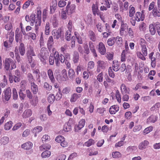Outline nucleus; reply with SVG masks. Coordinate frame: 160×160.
Instances as JSON below:
<instances>
[{
    "label": "nucleus",
    "mask_w": 160,
    "mask_h": 160,
    "mask_svg": "<svg viewBox=\"0 0 160 160\" xmlns=\"http://www.w3.org/2000/svg\"><path fill=\"white\" fill-rule=\"evenodd\" d=\"M16 62L14 61L10 58H7L4 62V67L5 70L7 71V75L10 71L16 68Z\"/></svg>",
    "instance_id": "nucleus-1"
},
{
    "label": "nucleus",
    "mask_w": 160,
    "mask_h": 160,
    "mask_svg": "<svg viewBox=\"0 0 160 160\" xmlns=\"http://www.w3.org/2000/svg\"><path fill=\"white\" fill-rule=\"evenodd\" d=\"M11 95V90L10 87H8L5 90L2 94V99L3 102H5L8 101Z\"/></svg>",
    "instance_id": "nucleus-2"
},
{
    "label": "nucleus",
    "mask_w": 160,
    "mask_h": 160,
    "mask_svg": "<svg viewBox=\"0 0 160 160\" xmlns=\"http://www.w3.org/2000/svg\"><path fill=\"white\" fill-rule=\"evenodd\" d=\"M55 141L56 142L60 143L61 145L63 147H66L68 146V143L62 136H57L56 138Z\"/></svg>",
    "instance_id": "nucleus-3"
},
{
    "label": "nucleus",
    "mask_w": 160,
    "mask_h": 160,
    "mask_svg": "<svg viewBox=\"0 0 160 160\" xmlns=\"http://www.w3.org/2000/svg\"><path fill=\"white\" fill-rule=\"evenodd\" d=\"M76 8V6L75 4H71V2L68 1V5L66 7V11L68 14L70 15L74 12Z\"/></svg>",
    "instance_id": "nucleus-4"
},
{
    "label": "nucleus",
    "mask_w": 160,
    "mask_h": 160,
    "mask_svg": "<svg viewBox=\"0 0 160 160\" xmlns=\"http://www.w3.org/2000/svg\"><path fill=\"white\" fill-rule=\"evenodd\" d=\"M27 55L29 63H31L32 61V57L35 56L33 49L32 47H30L27 52Z\"/></svg>",
    "instance_id": "nucleus-5"
},
{
    "label": "nucleus",
    "mask_w": 160,
    "mask_h": 160,
    "mask_svg": "<svg viewBox=\"0 0 160 160\" xmlns=\"http://www.w3.org/2000/svg\"><path fill=\"white\" fill-rule=\"evenodd\" d=\"M37 21V17H35V14H32L30 16V24L31 26H33L35 23V30L36 32L38 29V26H40L36 25V22Z\"/></svg>",
    "instance_id": "nucleus-6"
},
{
    "label": "nucleus",
    "mask_w": 160,
    "mask_h": 160,
    "mask_svg": "<svg viewBox=\"0 0 160 160\" xmlns=\"http://www.w3.org/2000/svg\"><path fill=\"white\" fill-rule=\"evenodd\" d=\"M128 26L126 23H124L122 21L121 26L120 27L119 30V34L121 36H123L126 30L128 29Z\"/></svg>",
    "instance_id": "nucleus-7"
},
{
    "label": "nucleus",
    "mask_w": 160,
    "mask_h": 160,
    "mask_svg": "<svg viewBox=\"0 0 160 160\" xmlns=\"http://www.w3.org/2000/svg\"><path fill=\"white\" fill-rule=\"evenodd\" d=\"M8 75L9 76V79L10 83H12L13 82H18L21 80V78L12 75L11 72H9Z\"/></svg>",
    "instance_id": "nucleus-8"
},
{
    "label": "nucleus",
    "mask_w": 160,
    "mask_h": 160,
    "mask_svg": "<svg viewBox=\"0 0 160 160\" xmlns=\"http://www.w3.org/2000/svg\"><path fill=\"white\" fill-rule=\"evenodd\" d=\"M144 18V15L143 11L140 12H137L135 13V19L137 22H139L140 21H142Z\"/></svg>",
    "instance_id": "nucleus-9"
},
{
    "label": "nucleus",
    "mask_w": 160,
    "mask_h": 160,
    "mask_svg": "<svg viewBox=\"0 0 160 160\" xmlns=\"http://www.w3.org/2000/svg\"><path fill=\"white\" fill-rule=\"evenodd\" d=\"M61 28H59L58 30H53L52 31V35L54 38L58 39L61 37Z\"/></svg>",
    "instance_id": "nucleus-10"
},
{
    "label": "nucleus",
    "mask_w": 160,
    "mask_h": 160,
    "mask_svg": "<svg viewBox=\"0 0 160 160\" xmlns=\"http://www.w3.org/2000/svg\"><path fill=\"white\" fill-rule=\"evenodd\" d=\"M92 10L94 16L96 15H99V11L98 8V3L97 2L95 4H93L92 6Z\"/></svg>",
    "instance_id": "nucleus-11"
},
{
    "label": "nucleus",
    "mask_w": 160,
    "mask_h": 160,
    "mask_svg": "<svg viewBox=\"0 0 160 160\" xmlns=\"http://www.w3.org/2000/svg\"><path fill=\"white\" fill-rule=\"evenodd\" d=\"M120 90L122 94H124L125 93L129 94L130 93V89L128 88H127L125 85L124 83H122L121 85Z\"/></svg>",
    "instance_id": "nucleus-12"
},
{
    "label": "nucleus",
    "mask_w": 160,
    "mask_h": 160,
    "mask_svg": "<svg viewBox=\"0 0 160 160\" xmlns=\"http://www.w3.org/2000/svg\"><path fill=\"white\" fill-rule=\"evenodd\" d=\"M98 49L99 52L102 55L105 54L106 49L104 44L102 42L99 43Z\"/></svg>",
    "instance_id": "nucleus-13"
},
{
    "label": "nucleus",
    "mask_w": 160,
    "mask_h": 160,
    "mask_svg": "<svg viewBox=\"0 0 160 160\" xmlns=\"http://www.w3.org/2000/svg\"><path fill=\"white\" fill-rule=\"evenodd\" d=\"M33 144L30 142H27L21 145L22 148L25 150H28L31 149L32 147Z\"/></svg>",
    "instance_id": "nucleus-14"
},
{
    "label": "nucleus",
    "mask_w": 160,
    "mask_h": 160,
    "mask_svg": "<svg viewBox=\"0 0 160 160\" xmlns=\"http://www.w3.org/2000/svg\"><path fill=\"white\" fill-rule=\"evenodd\" d=\"M97 66L101 68V69L104 70L107 67L106 62L98 60L97 62Z\"/></svg>",
    "instance_id": "nucleus-15"
},
{
    "label": "nucleus",
    "mask_w": 160,
    "mask_h": 160,
    "mask_svg": "<svg viewBox=\"0 0 160 160\" xmlns=\"http://www.w3.org/2000/svg\"><path fill=\"white\" fill-rule=\"evenodd\" d=\"M19 30L17 29L15 32V40L17 42H20L22 38V35L21 32H19Z\"/></svg>",
    "instance_id": "nucleus-16"
},
{
    "label": "nucleus",
    "mask_w": 160,
    "mask_h": 160,
    "mask_svg": "<svg viewBox=\"0 0 160 160\" xmlns=\"http://www.w3.org/2000/svg\"><path fill=\"white\" fill-rule=\"evenodd\" d=\"M149 142L147 140H145L141 142L138 146V148L139 149L142 150L146 148Z\"/></svg>",
    "instance_id": "nucleus-17"
},
{
    "label": "nucleus",
    "mask_w": 160,
    "mask_h": 160,
    "mask_svg": "<svg viewBox=\"0 0 160 160\" xmlns=\"http://www.w3.org/2000/svg\"><path fill=\"white\" fill-rule=\"evenodd\" d=\"M88 44L89 48L92 52L93 53V55L95 57H97V55L95 49L94 43L91 41H90L89 42Z\"/></svg>",
    "instance_id": "nucleus-18"
},
{
    "label": "nucleus",
    "mask_w": 160,
    "mask_h": 160,
    "mask_svg": "<svg viewBox=\"0 0 160 160\" xmlns=\"http://www.w3.org/2000/svg\"><path fill=\"white\" fill-rule=\"evenodd\" d=\"M54 58H55V63L56 66H59L60 65V54L57 51H55L54 53Z\"/></svg>",
    "instance_id": "nucleus-19"
},
{
    "label": "nucleus",
    "mask_w": 160,
    "mask_h": 160,
    "mask_svg": "<svg viewBox=\"0 0 160 160\" xmlns=\"http://www.w3.org/2000/svg\"><path fill=\"white\" fill-rule=\"evenodd\" d=\"M152 15L155 18H159L160 17V11L158 9L157 7H155L152 12Z\"/></svg>",
    "instance_id": "nucleus-20"
},
{
    "label": "nucleus",
    "mask_w": 160,
    "mask_h": 160,
    "mask_svg": "<svg viewBox=\"0 0 160 160\" xmlns=\"http://www.w3.org/2000/svg\"><path fill=\"white\" fill-rule=\"evenodd\" d=\"M79 60V54L78 53L75 51L73 52L72 55V60L74 64L77 63L78 62Z\"/></svg>",
    "instance_id": "nucleus-21"
},
{
    "label": "nucleus",
    "mask_w": 160,
    "mask_h": 160,
    "mask_svg": "<svg viewBox=\"0 0 160 160\" xmlns=\"http://www.w3.org/2000/svg\"><path fill=\"white\" fill-rule=\"evenodd\" d=\"M119 109V107L118 105H114L111 106L109 109V112L111 114H115Z\"/></svg>",
    "instance_id": "nucleus-22"
},
{
    "label": "nucleus",
    "mask_w": 160,
    "mask_h": 160,
    "mask_svg": "<svg viewBox=\"0 0 160 160\" xmlns=\"http://www.w3.org/2000/svg\"><path fill=\"white\" fill-rule=\"evenodd\" d=\"M81 96V94L74 93L71 95L70 101L71 102H76L78 98H80Z\"/></svg>",
    "instance_id": "nucleus-23"
},
{
    "label": "nucleus",
    "mask_w": 160,
    "mask_h": 160,
    "mask_svg": "<svg viewBox=\"0 0 160 160\" xmlns=\"http://www.w3.org/2000/svg\"><path fill=\"white\" fill-rule=\"evenodd\" d=\"M31 89L32 92L34 94L37 93L38 91V87L34 82L30 84Z\"/></svg>",
    "instance_id": "nucleus-24"
},
{
    "label": "nucleus",
    "mask_w": 160,
    "mask_h": 160,
    "mask_svg": "<svg viewBox=\"0 0 160 160\" xmlns=\"http://www.w3.org/2000/svg\"><path fill=\"white\" fill-rule=\"evenodd\" d=\"M37 21L36 24L37 25H40L41 24V11L40 9H37Z\"/></svg>",
    "instance_id": "nucleus-25"
},
{
    "label": "nucleus",
    "mask_w": 160,
    "mask_h": 160,
    "mask_svg": "<svg viewBox=\"0 0 160 160\" xmlns=\"http://www.w3.org/2000/svg\"><path fill=\"white\" fill-rule=\"evenodd\" d=\"M32 114V110L30 109H27L24 112L22 116L24 118H26L31 116Z\"/></svg>",
    "instance_id": "nucleus-26"
},
{
    "label": "nucleus",
    "mask_w": 160,
    "mask_h": 160,
    "mask_svg": "<svg viewBox=\"0 0 160 160\" xmlns=\"http://www.w3.org/2000/svg\"><path fill=\"white\" fill-rule=\"evenodd\" d=\"M57 5V1L56 0H53L50 7V13H53L56 10Z\"/></svg>",
    "instance_id": "nucleus-27"
},
{
    "label": "nucleus",
    "mask_w": 160,
    "mask_h": 160,
    "mask_svg": "<svg viewBox=\"0 0 160 160\" xmlns=\"http://www.w3.org/2000/svg\"><path fill=\"white\" fill-rule=\"evenodd\" d=\"M48 74L49 79L52 83H54L55 80L52 70L49 69L48 70Z\"/></svg>",
    "instance_id": "nucleus-28"
},
{
    "label": "nucleus",
    "mask_w": 160,
    "mask_h": 160,
    "mask_svg": "<svg viewBox=\"0 0 160 160\" xmlns=\"http://www.w3.org/2000/svg\"><path fill=\"white\" fill-rule=\"evenodd\" d=\"M51 22L52 23L54 28H56L58 27V21L55 15H53V17L52 18L51 20Z\"/></svg>",
    "instance_id": "nucleus-29"
},
{
    "label": "nucleus",
    "mask_w": 160,
    "mask_h": 160,
    "mask_svg": "<svg viewBox=\"0 0 160 160\" xmlns=\"http://www.w3.org/2000/svg\"><path fill=\"white\" fill-rule=\"evenodd\" d=\"M72 130V126L70 124V123L69 122L65 123L64 124L63 130L65 132H69L70 131Z\"/></svg>",
    "instance_id": "nucleus-30"
},
{
    "label": "nucleus",
    "mask_w": 160,
    "mask_h": 160,
    "mask_svg": "<svg viewBox=\"0 0 160 160\" xmlns=\"http://www.w3.org/2000/svg\"><path fill=\"white\" fill-rule=\"evenodd\" d=\"M42 129V127L40 126L36 127L33 129L32 132L34 133V137H36L37 136V133L41 132Z\"/></svg>",
    "instance_id": "nucleus-31"
},
{
    "label": "nucleus",
    "mask_w": 160,
    "mask_h": 160,
    "mask_svg": "<svg viewBox=\"0 0 160 160\" xmlns=\"http://www.w3.org/2000/svg\"><path fill=\"white\" fill-rule=\"evenodd\" d=\"M157 120V118L156 116L152 115L150 116L147 119L148 122L154 123Z\"/></svg>",
    "instance_id": "nucleus-32"
},
{
    "label": "nucleus",
    "mask_w": 160,
    "mask_h": 160,
    "mask_svg": "<svg viewBox=\"0 0 160 160\" xmlns=\"http://www.w3.org/2000/svg\"><path fill=\"white\" fill-rule=\"evenodd\" d=\"M9 141V138L7 137H3L0 139V143L2 144L5 145L7 144Z\"/></svg>",
    "instance_id": "nucleus-33"
},
{
    "label": "nucleus",
    "mask_w": 160,
    "mask_h": 160,
    "mask_svg": "<svg viewBox=\"0 0 160 160\" xmlns=\"http://www.w3.org/2000/svg\"><path fill=\"white\" fill-rule=\"evenodd\" d=\"M69 77L71 79H73L75 78V72L72 68H70L68 71Z\"/></svg>",
    "instance_id": "nucleus-34"
},
{
    "label": "nucleus",
    "mask_w": 160,
    "mask_h": 160,
    "mask_svg": "<svg viewBox=\"0 0 160 160\" xmlns=\"http://www.w3.org/2000/svg\"><path fill=\"white\" fill-rule=\"evenodd\" d=\"M149 32L152 35H154L156 32V30L153 23L151 24L149 27Z\"/></svg>",
    "instance_id": "nucleus-35"
},
{
    "label": "nucleus",
    "mask_w": 160,
    "mask_h": 160,
    "mask_svg": "<svg viewBox=\"0 0 160 160\" xmlns=\"http://www.w3.org/2000/svg\"><path fill=\"white\" fill-rule=\"evenodd\" d=\"M129 16L130 17H132L134 16L135 12V9L134 8L132 5H130L129 8Z\"/></svg>",
    "instance_id": "nucleus-36"
},
{
    "label": "nucleus",
    "mask_w": 160,
    "mask_h": 160,
    "mask_svg": "<svg viewBox=\"0 0 160 160\" xmlns=\"http://www.w3.org/2000/svg\"><path fill=\"white\" fill-rule=\"evenodd\" d=\"M88 152L89 153V156L96 155H97L98 153V151L94 149L91 148L88 149Z\"/></svg>",
    "instance_id": "nucleus-37"
},
{
    "label": "nucleus",
    "mask_w": 160,
    "mask_h": 160,
    "mask_svg": "<svg viewBox=\"0 0 160 160\" xmlns=\"http://www.w3.org/2000/svg\"><path fill=\"white\" fill-rule=\"evenodd\" d=\"M51 152L48 150H45L43 151L41 154V157L43 158H48L51 155Z\"/></svg>",
    "instance_id": "nucleus-38"
},
{
    "label": "nucleus",
    "mask_w": 160,
    "mask_h": 160,
    "mask_svg": "<svg viewBox=\"0 0 160 160\" xmlns=\"http://www.w3.org/2000/svg\"><path fill=\"white\" fill-rule=\"evenodd\" d=\"M50 31V25L49 22H47L45 26L44 32L46 35L49 34Z\"/></svg>",
    "instance_id": "nucleus-39"
},
{
    "label": "nucleus",
    "mask_w": 160,
    "mask_h": 160,
    "mask_svg": "<svg viewBox=\"0 0 160 160\" xmlns=\"http://www.w3.org/2000/svg\"><path fill=\"white\" fill-rule=\"evenodd\" d=\"M88 37L93 42L95 41L96 38L94 33L92 31H90L88 32Z\"/></svg>",
    "instance_id": "nucleus-40"
},
{
    "label": "nucleus",
    "mask_w": 160,
    "mask_h": 160,
    "mask_svg": "<svg viewBox=\"0 0 160 160\" xmlns=\"http://www.w3.org/2000/svg\"><path fill=\"white\" fill-rule=\"evenodd\" d=\"M51 148V145L48 144H43L40 147V149L41 151H43L44 150H47V149H50Z\"/></svg>",
    "instance_id": "nucleus-41"
},
{
    "label": "nucleus",
    "mask_w": 160,
    "mask_h": 160,
    "mask_svg": "<svg viewBox=\"0 0 160 160\" xmlns=\"http://www.w3.org/2000/svg\"><path fill=\"white\" fill-rule=\"evenodd\" d=\"M19 51L21 55L23 56L25 53V49L24 44L21 43L19 47Z\"/></svg>",
    "instance_id": "nucleus-42"
},
{
    "label": "nucleus",
    "mask_w": 160,
    "mask_h": 160,
    "mask_svg": "<svg viewBox=\"0 0 160 160\" xmlns=\"http://www.w3.org/2000/svg\"><path fill=\"white\" fill-rule=\"evenodd\" d=\"M27 78L28 81L30 84L34 82L35 79L33 78L32 74L30 73H28L27 74Z\"/></svg>",
    "instance_id": "nucleus-43"
},
{
    "label": "nucleus",
    "mask_w": 160,
    "mask_h": 160,
    "mask_svg": "<svg viewBox=\"0 0 160 160\" xmlns=\"http://www.w3.org/2000/svg\"><path fill=\"white\" fill-rule=\"evenodd\" d=\"M95 63L92 61H89L88 63L87 70L88 71L92 69L94 67Z\"/></svg>",
    "instance_id": "nucleus-44"
},
{
    "label": "nucleus",
    "mask_w": 160,
    "mask_h": 160,
    "mask_svg": "<svg viewBox=\"0 0 160 160\" xmlns=\"http://www.w3.org/2000/svg\"><path fill=\"white\" fill-rule=\"evenodd\" d=\"M153 24L159 35L160 36V23L159 22L154 23Z\"/></svg>",
    "instance_id": "nucleus-45"
},
{
    "label": "nucleus",
    "mask_w": 160,
    "mask_h": 160,
    "mask_svg": "<svg viewBox=\"0 0 160 160\" xmlns=\"http://www.w3.org/2000/svg\"><path fill=\"white\" fill-rule=\"evenodd\" d=\"M101 4H104L105 6H107L108 8H110L112 2L110 0H102Z\"/></svg>",
    "instance_id": "nucleus-46"
},
{
    "label": "nucleus",
    "mask_w": 160,
    "mask_h": 160,
    "mask_svg": "<svg viewBox=\"0 0 160 160\" xmlns=\"http://www.w3.org/2000/svg\"><path fill=\"white\" fill-rule=\"evenodd\" d=\"M115 42V37H112L108 40L107 43L109 46H112L114 43Z\"/></svg>",
    "instance_id": "nucleus-47"
},
{
    "label": "nucleus",
    "mask_w": 160,
    "mask_h": 160,
    "mask_svg": "<svg viewBox=\"0 0 160 160\" xmlns=\"http://www.w3.org/2000/svg\"><path fill=\"white\" fill-rule=\"evenodd\" d=\"M153 129V127L152 126H149L146 128L143 131V133L144 135L148 134Z\"/></svg>",
    "instance_id": "nucleus-48"
},
{
    "label": "nucleus",
    "mask_w": 160,
    "mask_h": 160,
    "mask_svg": "<svg viewBox=\"0 0 160 160\" xmlns=\"http://www.w3.org/2000/svg\"><path fill=\"white\" fill-rule=\"evenodd\" d=\"M12 126V122L11 121H9L6 123L4 125V129L7 130H9Z\"/></svg>",
    "instance_id": "nucleus-49"
},
{
    "label": "nucleus",
    "mask_w": 160,
    "mask_h": 160,
    "mask_svg": "<svg viewBox=\"0 0 160 160\" xmlns=\"http://www.w3.org/2000/svg\"><path fill=\"white\" fill-rule=\"evenodd\" d=\"M94 140L92 139H89L88 141L84 143V145L85 146L87 147H89L92 145L94 144Z\"/></svg>",
    "instance_id": "nucleus-50"
},
{
    "label": "nucleus",
    "mask_w": 160,
    "mask_h": 160,
    "mask_svg": "<svg viewBox=\"0 0 160 160\" xmlns=\"http://www.w3.org/2000/svg\"><path fill=\"white\" fill-rule=\"evenodd\" d=\"M48 102L50 103H52L54 101L55 98L53 94H50L48 97Z\"/></svg>",
    "instance_id": "nucleus-51"
},
{
    "label": "nucleus",
    "mask_w": 160,
    "mask_h": 160,
    "mask_svg": "<svg viewBox=\"0 0 160 160\" xmlns=\"http://www.w3.org/2000/svg\"><path fill=\"white\" fill-rule=\"evenodd\" d=\"M14 51L16 60L18 62H19L21 61V58L20 56L18 55V49L17 47H16L15 48Z\"/></svg>",
    "instance_id": "nucleus-52"
},
{
    "label": "nucleus",
    "mask_w": 160,
    "mask_h": 160,
    "mask_svg": "<svg viewBox=\"0 0 160 160\" xmlns=\"http://www.w3.org/2000/svg\"><path fill=\"white\" fill-rule=\"evenodd\" d=\"M46 48H42L40 51V52L38 55V57H46Z\"/></svg>",
    "instance_id": "nucleus-53"
},
{
    "label": "nucleus",
    "mask_w": 160,
    "mask_h": 160,
    "mask_svg": "<svg viewBox=\"0 0 160 160\" xmlns=\"http://www.w3.org/2000/svg\"><path fill=\"white\" fill-rule=\"evenodd\" d=\"M71 31H70V30H68L66 32L65 38L66 40L68 41H69L70 40V39L71 40Z\"/></svg>",
    "instance_id": "nucleus-54"
},
{
    "label": "nucleus",
    "mask_w": 160,
    "mask_h": 160,
    "mask_svg": "<svg viewBox=\"0 0 160 160\" xmlns=\"http://www.w3.org/2000/svg\"><path fill=\"white\" fill-rule=\"evenodd\" d=\"M54 60L55 61V58L54 55L53 56V54H51L48 60L49 64L51 65H53L54 63Z\"/></svg>",
    "instance_id": "nucleus-55"
},
{
    "label": "nucleus",
    "mask_w": 160,
    "mask_h": 160,
    "mask_svg": "<svg viewBox=\"0 0 160 160\" xmlns=\"http://www.w3.org/2000/svg\"><path fill=\"white\" fill-rule=\"evenodd\" d=\"M62 95L61 93V90L60 88H58V92L57 93L55 96V99L57 100H60L62 97Z\"/></svg>",
    "instance_id": "nucleus-56"
},
{
    "label": "nucleus",
    "mask_w": 160,
    "mask_h": 160,
    "mask_svg": "<svg viewBox=\"0 0 160 160\" xmlns=\"http://www.w3.org/2000/svg\"><path fill=\"white\" fill-rule=\"evenodd\" d=\"M160 106V103H157L151 107L150 110L152 111H156L159 108Z\"/></svg>",
    "instance_id": "nucleus-57"
},
{
    "label": "nucleus",
    "mask_w": 160,
    "mask_h": 160,
    "mask_svg": "<svg viewBox=\"0 0 160 160\" xmlns=\"http://www.w3.org/2000/svg\"><path fill=\"white\" fill-rule=\"evenodd\" d=\"M126 51L124 50H123L121 54V61L122 62H124L126 61V54L127 52Z\"/></svg>",
    "instance_id": "nucleus-58"
},
{
    "label": "nucleus",
    "mask_w": 160,
    "mask_h": 160,
    "mask_svg": "<svg viewBox=\"0 0 160 160\" xmlns=\"http://www.w3.org/2000/svg\"><path fill=\"white\" fill-rule=\"evenodd\" d=\"M71 91V88L68 87L64 88L62 90V92L64 94H69Z\"/></svg>",
    "instance_id": "nucleus-59"
},
{
    "label": "nucleus",
    "mask_w": 160,
    "mask_h": 160,
    "mask_svg": "<svg viewBox=\"0 0 160 160\" xmlns=\"http://www.w3.org/2000/svg\"><path fill=\"white\" fill-rule=\"evenodd\" d=\"M26 95L27 97L29 99H32V95L29 89H27L25 91Z\"/></svg>",
    "instance_id": "nucleus-60"
},
{
    "label": "nucleus",
    "mask_w": 160,
    "mask_h": 160,
    "mask_svg": "<svg viewBox=\"0 0 160 160\" xmlns=\"http://www.w3.org/2000/svg\"><path fill=\"white\" fill-rule=\"evenodd\" d=\"M137 57L142 60H145L146 58L145 57L142 55L143 54L140 51H138L136 52Z\"/></svg>",
    "instance_id": "nucleus-61"
},
{
    "label": "nucleus",
    "mask_w": 160,
    "mask_h": 160,
    "mask_svg": "<svg viewBox=\"0 0 160 160\" xmlns=\"http://www.w3.org/2000/svg\"><path fill=\"white\" fill-rule=\"evenodd\" d=\"M115 41L117 44L121 45L122 44V38L121 37H117L115 38Z\"/></svg>",
    "instance_id": "nucleus-62"
},
{
    "label": "nucleus",
    "mask_w": 160,
    "mask_h": 160,
    "mask_svg": "<svg viewBox=\"0 0 160 160\" xmlns=\"http://www.w3.org/2000/svg\"><path fill=\"white\" fill-rule=\"evenodd\" d=\"M112 156L114 158H118L121 156V153L118 152H112Z\"/></svg>",
    "instance_id": "nucleus-63"
},
{
    "label": "nucleus",
    "mask_w": 160,
    "mask_h": 160,
    "mask_svg": "<svg viewBox=\"0 0 160 160\" xmlns=\"http://www.w3.org/2000/svg\"><path fill=\"white\" fill-rule=\"evenodd\" d=\"M96 26L99 32H102L103 31V27L102 26L101 23H97Z\"/></svg>",
    "instance_id": "nucleus-64"
}]
</instances>
